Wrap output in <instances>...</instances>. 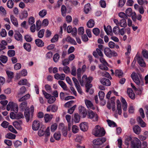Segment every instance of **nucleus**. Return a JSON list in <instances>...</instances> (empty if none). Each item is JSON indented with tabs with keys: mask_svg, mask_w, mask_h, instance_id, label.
Listing matches in <instances>:
<instances>
[{
	"mask_svg": "<svg viewBox=\"0 0 148 148\" xmlns=\"http://www.w3.org/2000/svg\"><path fill=\"white\" fill-rule=\"evenodd\" d=\"M28 15V14L26 11H23L21 14L20 16V18L21 19H23L24 18L27 17Z\"/></svg>",
	"mask_w": 148,
	"mask_h": 148,
	"instance_id": "32",
	"label": "nucleus"
},
{
	"mask_svg": "<svg viewBox=\"0 0 148 148\" xmlns=\"http://www.w3.org/2000/svg\"><path fill=\"white\" fill-rule=\"evenodd\" d=\"M10 19L11 21L12 24L15 26L17 27L18 26V23L16 18L13 15L10 16Z\"/></svg>",
	"mask_w": 148,
	"mask_h": 148,
	"instance_id": "26",
	"label": "nucleus"
},
{
	"mask_svg": "<svg viewBox=\"0 0 148 148\" xmlns=\"http://www.w3.org/2000/svg\"><path fill=\"white\" fill-rule=\"evenodd\" d=\"M8 55L10 57L14 56L15 54V52L14 50H9L8 51Z\"/></svg>",
	"mask_w": 148,
	"mask_h": 148,
	"instance_id": "58",
	"label": "nucleus"
},
{
	"mask_svg": "<svg viewBox=\"0 0 148 148\" xmlns=\"http://www.w3.org/2000/svg\"><path fill=\"white\" fill-rule=\"evenodd\" d=\"M14 36L15 38L18 41H21L22 40V36L18 31H15Z\"/></svg>",
	"mask_w": 148,
	"mask_h": 148,
	"instance_id": "13",
	"label": "nucleus"
},
{
	"mask_svg": "<svg viewBox=\"0 0 148 148\" xmlns=\"http://www.w3.org/2000/svg\"><path fill=\"white\" fill-rule=\"evenodd\" d=\"M111 50L109 48H106L104 49V53L105 55L108 57L111 58Z\"/></svg>",
	"mask_w": 148,
	"mask_h": 148,
	"instance_id": "27",
	"label": "nucleus"
},
{
	"mask_svg": "<svg viewBox=\"0 0 148 148\" xmlns=\"http://www.w3.org/2000/svg\"><path fill=\"white\" fill-rule=\"evenodd\" d=\"M131 76L133 81L137 85H139L140 84V82L139 79L136 73L134 72H133Z\"/></svg>",
	"mask_w": 148,
	"mask_h": 148,
	"instance_id": "6",
	"label": "nucleus"
},
{
	"mask_svg": "<svg viewBox=\"0 0 148 148\" xmlns=\"http://www.w3.org/2000/svg\"><path fill=\"white\" fill-rule=\"evenodd\" d=\"M35 42L36 45L39 47H41L44 45L43 42L39 39H38L35 40Z\"/></svg>",
	"mask_w": 148,
	"mask_h": 148,
	"instance_id": "24",
	"label": "nucleus"
},
{
	"mask_svg": "<svg viewBox=\"0 0 148 148\" xmlns=\"http://www.w3.org/2000/svg\"><path fill=\"white\" fill-rule=\"evenodd\" d=\"M85 103L88 108L92 109H95L93 107V105L91 101L87 100H85Z\"/></svg>",
	"mask_w": 148,
	"mask_h": 148,
	"instance_id": "29",
	"label": "nucleus"
},
{
	"mask_svg": "<svg viewBox=\"0 0 148 148\" xmlns=\"http://www.w3.org/2000/svg\"><path fill=\"white\" fill-rule=\"evenodd\" d=\"M30 97L29 94H27L25 96L19 99V101L21 102L22 101H25L26 100L29 99Z\"/></svg>",
	"mask_w": 148,
	"mask_h": 148,
	"instance_id": "40",
	"label": "nucleus"
},
{
	"mask_svg": "<svg viewBox=\"0 0 148 148\" xmlns=\"http://www.w3.org/2000/svg\"><path fill=\"white\" fill-rule=\"evenodd\" d=\"M6 73L8 78L11 79L13 78L14 77V73L13 72L9 71H7Z\"/></svg>",
	"mask_w": 148,
	"mask_h": 148,
	"instance_id": "54",
	"label": "nucleus"
},
{
	"mask_svg": "<svg viewBox=\"0 0 148 148\" xmlns=\"http://www.w3.org/2000/svg\"><path fill=\"white\" fill-rule=\"evenodd\" d=\"M99 96L100 100H102L103 99L105 94L104 92L102 91H100L99 92Z\"/></svg>",
	"mask_w": 148,
	"mask_h": 148,
	"instance_id": "56",
	"label": "nucleus"
},
{
	"mask_svg": "<svg viewBox=\"0 0 148 148\" xmlns=\"http://www.w3.org/2000/svg\"><path fill=\"white\" fill-rule=\"evenodd\" d=\"M79 126L81 130L84 132L86 131L88 129V123L85 122L82 123Z\"/></svg>",
	"mask_w": 148,
	"mask_h": 148,
	"instance_id": "12",
	"label": "nucleus"
},
{
	"mask_svg": "<svg viewBox=\"0 0 148 148\" xmlns=\"http://www.w3.org/2000/svg\"><path fill=\"white\" fill-rule=\"evenodd\" d=\"M100 82L101 84L106 86H110L111 84V82L109 79L105 78L101 79Z\"/></svg>",
	"mask_w": 148,
	"mask_h": 148,
	"instance_id": "9",
	"label": "nucleus"
},
{
	"mask_svg": "<svg viewBox=\"0 0 148 148\" xmlns=\"http://www.w3.org/2000/svg\"><path fill=\"white\" fill-rule=\"evenodd\" d=\"M108 46L111 49L114 48L115 47L116 49H119V46L117 45L114 42L110 41L108 43Z\"/></svg>",
	"mask_w": 148,
	"mask_h": 148,
	"instance_id": "28",
	"label": "nucleus"
},
{
	"mask_svg": "<svg viewBox=\"0 0 148 148\" xmlns=\"http://www.w3.org/2000/svg\"><path fill=\"white\" fill-rule=\"evenodd\" d=\"M27 106V103L26 101L21 103L19 106L20 108L22 110H24Z\"/></svg>",
	"mask_w": 148,
	"mask_h": 148,
	"instance_id": "39",
	"label": "nucleus"
},
{
	"mask_svg": "<svg viewBox=\"0 0 148 148\" xmlns=\"http://www.w3.org/2000/svg\"><path fill=\"white\" fill-rule=\"evenodd\" d=\"M106 140L105 137L98 138L93 141V146L94 148H100V145L105 142Z\"/></svg>",
	"mask_w": 148,
	"mask_h": 148,
	"instance_id": "2",
	"label": "nucleus"
},
{
	"mask_svg": "<svg viewBox=\"0 0 148 148\" xmlns=\"http://www.w3.org/2000/svg\"><path fill=\"white\" fill-rule=\"evenodd\" d=\"M53 117V115L52 114H45L44 115V119L45 122L46 123H47L50 122Z\"/></svg>",
	"mask_w": 148,
	"mask_h": 148,
	"instance_id": "17",
	"label": "nucleus"
},
{
	"mask_svg": "<svg viewBox=\"0 0 148 148\" xmlns=\"http://www.w3.org/2000/svg\"><path fill=\"white\" fill-rule=\"evenodd\" d=\"M26 90V89L25 86H22L20 89L18 93V95H22L24 93Z\"/></svg>",
	"mask_w": 148,
	"mask_h": 148,
	"instance_id": "63",
	"label": "nucleus"
},
{
	"mask_svg": "<svg viewBox=\"0 0 148 148\" xmlns=\"http://www.w3.org/2000/svg\"><path fill=\"white\" fill-rule=\"evenodd\" d=\"M53 136L56 140H58L60 139L61 134L59 132H56L54 134Z\"/></svg>",
	"mask_w": 148,
	"mask_h": 148,
	"instance_id": "45",
	"label": "nucleus"
},
{
	"mask_svg": "<svg viewBox=\"0 0 148 148\" xmlns=\"http://www.w3.org/2000/svg\"><path fill=\"white\" fill-rule=\"evenodd\" d=\"M104 28L105 31L108 34L112 32V28L110 25L108 26L107 28L105 26H104Z\"/></svg>",
	"mask_w": 148,
	"mask_h": 148,
	"instance_id": "37",
	"label": "nucleus"
},
{
	"mask_svg": "<svg viewBox=\"0 0 148 148\" xmlns=\"http://www.w3.org/2000/svg\"><path fill=\"white\" fill-rule=\"evenodd\" d=\"M73 120L76 123H78L79 121L80 117L78 114L76 113L74 114Z\"/></svg>",
	"mask_w": 148,
	"mask_h": 148,
	"instance_id": "34",
	"label": "nucleus"
},
{
	"mask_svg": "<svg viewBox=\"0 0 148 148\" xmlns=\"http://www.w3.org/2000/svg\"><path fill=\"white\" fill-rule=\"evenodd\" d=\"M105 133L104 129L99 125H96L92 132V134L97 137L103 136L105 135Z\"/></svg>",
	"mask_w": 148,
	"mask_h": 148,
	"instance_id": "1",
	"label": "nucleus"
},
{
	"mask_svg": "<svg viewBox=\"0 0 148 148\" xmlns=\"http://www.w3.org/2000/svg\"><path fill=\"white\" fill-rule=\"evenodd\" d=\"M78 34L79 35H82L84 33V29L83 27H79L77 32Z\"/></svg>",
	"mask_w": 148,
	"mask_h": 148,
	"instance_id": "55",
	"label": "nucleus"
},
{
	"mask_svg": "<svg viewBox=\"0 0 148 148\" xmlns=\"http://www.w3.org/2000/svg\"><path fill=\"white\" fill-rule=\"evenodd\" d=\"M56 100V98L53 96H51L48 100V103L49 104L53 103Z\"/></svg>",
	"mask_w": 148,
	"mask_h": 148,
	"instance_id": "52",
	"label": "nucleus"
},
{
	"mask_svg": "<svg viewBox=\"0 0 148 148\" xmlns=\"http://www.w3.org/2000/svg\"><path fill=\"white\" fill-rule=\"evenodd\" d=\"M7 135V138H8L11 139H15L16 137V136L15 134H13L12 133H8Z\"/></svg>",
	"mask_w": 148,
	"mask_h": 148,
	"instance_id": "51",
	"label": "nucleus"
},
{
	"mask_svg": "<svg viewBox=\"0 0 148 148\" xmlns=\"http://www.w3.org/2000/svg\"><path fill=\"white\" fill-rule=\"evenodd\" d=\"M126 15L128 16H131L132 14V9L130 8H128L125 11Z\"/></svg>",
	"mask_w": 148,
	"mask_h": 148,
	"instance_id": "41",
	"label": "nucleus"
},
{
	"mask_svg": "<svg viewBox=\"0 0 148 148\" xmlns=\"http://www.w3.org/2000/svg\"><path fill=\"white\" fill-rule=\"evenodd\" d=\"M115 97H112L111 98V102L112 104V108L113 110H114L115 108V103L114 102Z\"/></svg>",
	"mask_w": 148,
	"mask_h": 148,
	"instance_id": "50",
	"label": "nucleus"
},
{
	"mask_svg": "<svg viewBox=\"0 0 148 148\" xmlns=\"http://www.w3.org/2000/svg\"><path fill=\"white\" fill-rule=\"evenodd\" d=\"M115 75L120 78L123 76V71L121 70H116L115 71Z\"/></svg>",
	"mask_w": 148,
	"mask_h": 148,
	"instance_id": "31",
	"label": "nucleus"
},
{
	"mask_svg": "<svg viewBox=\"0 0 148 148\" xmlns=\"http://www.w3.org/2000/svg\"><path fill=\"white\" fill-rule=\"evenodd\" d=\"M116 105L117 109L118 110V114L119 115H121L122 113L121 108L120 101L119 99H117L116 101Z\"/></svg>",
	"mask_w": 148,
	"mask_h": 148,
	"instance_id": "22",
	"label": "nucleus"
},
{
	"mask_svg": "<svg viewBox=\"0 0 148 148\" xmlns=\"http://www.w3.org/2000/svg\"><path fill=\"white\" fill-rule=\"evenodd\" d=\"M88 117L89 119H92L93 121H95L98 120V116L97 114L91 110H89L87 113Z\"/></svg>",
	"mask_w": 148,
	"mask_h": 148,
	"instance_id": "3",
	"label": "nucleus"
},
{
	"mask_svg": "<svg viewBox=\"0 0 148 148\" xmlns=\"http://www.w3.org/2000/svg\"><path fill=\"white\" fill-rule=\"evenodd\" d=\"M119 16L123 19H127V16L124 13L121 12L119 14Z\"/></svg>",
	"mask_w": 148,
	"mask_h": 148,
	"instance_id": "53",
	"label": "nucleus"
},
{
	"mask_svg": "<svg viewBox=\"0 0 148 148\" xmlns=\"http://www.w3.org/2000/svg\"><path fill=\"white\" fill-rule=\"evenodd\" d=\"M22 123V122L21 121H16L13 122V125L16 129L19 130H21L22 128L21 125Z\"/></svg>",
	"mask_w": 148,
	"mask_h": 148,
	"instance_id": "14",
	"label": "nucleus"
},
{
	"mask_svg": "<svg viewBox=\"0 0 148 148\" xmlns=\"http://www.w3.org/2000/svg\"><path fill=\"white\" fill-rule=\"evenodd\" d=\"M8 130L11 132L15 134H17V132L16 130L11 125H10L8 127Z\"/></svg>",
	"mask_w": 148,
	"mask_h": 148,
	"instance_id": "59",
	"label": "nucleus"
},
{
	"mask_svg": "<svg viewBox=\"0 0 148 148\" xmlns=\"http://www.w3.org/2000/svg\"><path fill=\"white\" fill-rule=\"evenodd\" d=\"M25 116L26 118L27 121V122H28L30 118V117H32V116H31V114L30 112L29 109V108H26L25 109Z\"/></svg>",
	"mask_w": 148,
	"mask_h": 148,
	"instance_id": "8",
	"label": "nucleus"
},
{
	"mask_svg": "<svg viewBox=\"0 0 148 148\" xmlns=\"http://www.w3.org/2000/svg\"><path fill=\"white\" fill-rule=\"evenodd\" d=\"M36 30L38 31L40 28L41 26V22L40 20H38L36 22Z\"/></svg>",
	"mask_w": 148,
	"mask_h": 148,
	"instance_id": "62",
	"label": "nucleus"
},
{
	"mask_svg": "<svg viewBox=\"0 0 148 148\" xmlns=\"http://www.w3.org/2000/svg\"><path fill=\"white\" fill-rule=\"evenodd\" d=\"M60 57L58 53H56L53 56V61L55 62H57L60 58Z\"/></svg>",
	"mask_w": 148,
	"mask_h": 148,
	"instance_id": "43",
	"label": "nucleus"
},
{
	"mask_svg": "<svg viewBox=\"0 0 148 148\" xmlns=\"http://www.w3.org/2000/svg\"><path fill=\"white\" fill-rule=\"evenodd\" d=\"M88 77H87V75H85L83 76L82 80L80 78H78V79L80 85L82 86H83L87 83V80H88Z\"/></svg>",
	"mask_w": 148,
	"mask_h": 148,
	"instance_id": "10",
	"label": "nucleus"
},
{
	"mask_svg": "<svg viewBox=\"0 0 148 148\" xmlns=\"http://www.w3.org/2000/svg\"><path fill=\"white\" fill-rule=\"evenodd\" d=\"M11 110L13 111L15 113H17L18 111V105L14 103Z\"/></svg>",
	"mask_w": 148,
	"mask_h": 148,
	"instance_id": "61",
	"label": "nucleus"
},
{
	"mask_svg": "<svg viewBox=\"0 0 148 148\" xmlns=\"http://www.w3.org/2000/svg\"><path fill=\"white\" fill-rule=\"evenodd\" d=\"M95 24V22L94 20L92 19L89 20L87 23V26L90 28L93 27Z\"/></svg>",
	"mask_w": 148,
	"mask_h": 148,
	"instance_id": "23",
	"label": "nucleus"
},
{
	"mask_svg": "<svg viewBox=\"0 0 148 148\" xmlns=\"http://www.w3.org/2000/svg\"><path fill=\"white\" fill-rule=\"evenodd\" d=\"M0 13L2 16H5L6 14V11L5 8L2 6H0Z\"/></svg>",
	"mask_w": 148,
	"mask_h": 148,
	"instance_id": "46",
	"label": "nucleus"
},
{
	"mask_svg": "<svg viewBox=\"0 0 148 148\" xmlns=\"http://www.w3.org/2000/svg\"><path fill=\"white\" fill-rule=\"evenodd\" d=\"M47 11L45 10H42L39 13V15L41 18L44 17L47 14Z\"/></svg>",
	"mask_w": 148,
	"mask_h": 148,
	"instance_id": "38",
	"label": "nucleus"
},
{
	"mask_svg": "<svg viewBox=\"0 0 148 148\" xmlns=\"http://www.w3.org/2000/svg\"><path fill=\"white\" fill-rule=\"evenodd\" d=\"M142 54L144 58H148V51L146 50H143Z\"/></svg>",
	"mask_w": 148,
	"mask_h": 148,
	"instance_id": "64",
	"label": "nucleus"
},
{
	"mask_svg": "<svg viewBox=\"0 0 148 148\" xmlns=\"http://www.w3.org/2000/svg\"><path fill=\"white\" fill-rule=\"evenodd\" d=\"M23 47L28 52L30 51L31 46L30 44L28 43H24Z\"/></svg>",
	"mask_w": 148,
	"mask_h": 148,
	"instance_id": "35",
	"label": "nucleus"
},
{
	"mask_svg": "<svg viewBox=\"0 0 148 148\" xmlns=\"http://www.w3.org/2000/svg\"><path fill=\"white\" fill-rule=\"evenodd\" d=\"M54 77L55 79H57L64 80L65 79V75L63 73H62L60 75L58 73H57L55 75Z\"/></svg>",
	"mask_w": 148,
	"mask_h": 148,
	"instance_id": "16",
	"label": "nucleus"
},
{
	"mask_svg": "<svg viewBox=\"0 0 148 148\" xmlns=\"http://www.w3.org/2000/svg\"><path fill=\"white\" fill-rule=\"evenodd\" d=\"M14 103L13 102H9L7 106V110L8 111H9L11 109V110Z\"/></svg>",
	"mask_w": 148,
	"mask_h": 148,
	"instance_id": "44",
	"label": "nucleus"
},
{
	"mask_svg": "<svg viewBox=\"0 0 148 148\" xmlns=\"http://www.w3.org/2000/svg\"><path fill=\"white\" fill-rule=\"evenodd\" d=\"M14 3L12 0H8L7 3V7L10 8H12L13 7Z\"/></svg>",
	"mask_w": 148,
	"mask_h": 148,
	"instance_id": "49",
	"label": "nucleus"
},
{
	"mask_svg": "<svg viewBox=\"0 0 148 148\" xmlns=\"http://www.w3.org/2000/svg\"><path fill=\"white\" fill-rule=\"evenodd\" d=\"M40 123L37 120L34 121L32 125V129L34 131L38 130L40 128Z\"/></svg>",
	"mask_w": 148,
	"mask_h": 148,
	"instance_id": "7",
	"label": "nucleus"
},
{
	"mask_svg": "<svg viewBox=\"0 0 148 148\" xmlns=\"http://www.w3.org/2000/svg\"><path fill=\"white\" fill-rule=\"evenodd\" d=\"M137 60L138 64L141 66L143 67L145 66V63L141 57H138Z\"/></svg>",
	"mask_w": 148,
	"mask_h": 148,
	"instance_id": "21",
	"label": "nucleus"
},
{
	"mask_svg": "<svg viewBox=\"0 0 148 148\" xmlns=\"http://www.w3.org/2000/svg\"><path fill=\"white\" fill-rule=\"evenodd\" d=\"M90 5V4L88 3L86 4L84 6V11L86 14H87L91 9Z\"/></svg>",
	"mask_w": 148,
	"mask_h": 148,
	"instance_id": "36",
	"label": "nucleus"
},
{
	"mask_svg": "<svg viewBox=\"0 0 148 148\" xmlns=\"http://www.w3.org/2000/svg\"><path fill=\"white\" fill-rule=\"evenodd\" d=\"M132 140V138L130 136L127 137L125 140V144L128 146L129 145L130 142Z\"/></svg>",
	"mask_w": 148,
	"mask_h": 148,
	"instance_id": "60",
	"label": "nucleus"
},
{
	"mask_svg": "<svg viewBox=\"0 0 148 148\" xmlns=\"http://www.w3.org/2000/svg\"><path fill=\"white\" fill-rule=\"evenodd\" d=\"M66 41L70 43L73 44L74 45H76L77 43L75 40L70 36H68L66 38Z\"/></svg>",
	"mask_w": 148,
	"mask_h": 148,
	"instance_id": "33",
	"label": "nucleus"
},
{
	"mask_svg": "<svg viewBox=\"0 0 148 148\" xmlns=\"http://www.w3.org/2000/svg\"><path fill=\"white\" fill-rule=\"evenodd\" d=\"M93 79V77L92 76L88 77V79L87 80V83L85 84V86L86 88L90 89L92 87V84L90 83Z\"/></svg>",
	"mask_w": 148,
	"mask_h": 148,
	"instance_id": "15",
	"label": "nucleus"
},
{
	"mask_svg": "<svg viewBox=\"0 0 148 148\" xmlns=\"http://www.w3.org/2000/svg\"><path fill=\"white\" fill-rule=\"evenodd\" d=\"M127 25V23L125 19H122L119 21V26L121 27H125Z\"/></svg>",
	"mask_w": 148,
	"mask_h": 148,
	"instance_id": "30",
	"label": "nucleus"
},
{
	"mask_svg": "<svg viewBox=\"0 0 148 148\" xmlns=\"http://www.w3.org/2000/svg\"><path fill=\"white\" fill-rule=\"evenodd\" d=\"M44 32L45 30L44 29H42L39 31L38 34V37L40 38H42L44 36Z\"/></svg>",
	"mask_w": 148,
	"mask_h": 148,
	"instance_id": "48",
	"label": "nucleus"
},
{
	"mask_svg": "<svg viewBox=\"0 0 148 148\" xmlns=\"http://www.w3.org/2000/svg\"><path fill=\"white\" fill-rule=\"evenodd\" d=\"M100 31L99 29L97 28H95L93 29L92 30V32L96 36H98L99 33Z\"/></svg>",
	"mask_w": 148,
	"mask_h": 148,
	"instance_id": "47",
	"label": "nucleus"
},
{
	"mask_svg": "<svg viewBox=\"0 0 148 148\" xmlns=\"http://www.w3.org/2000/svg\"><path fill=\"white\" fill-rule=\"evenodd\" d=\"M127 93L129 97L130 98L132 99H135V94L133 92L132 89L130 88H128L127 90Z\"/></svg>",
	"mask_w": 148,
	"mask_h": 148,
	"instance_id": "19",
	"label": "nucleus"
},
{
	"mask_svg": "<svg viewBox=\"0 0 148 148\" xmlns=\"http://www.w3.org/2000/svg\"><path fill=\"white\" fill-rule=\"evenodd\" d=\"M27 83L28 82L26 79H23L21 80L18 82V84L20 85H27Z\"/></svg>",
	"mask_w": 148,
	"mask_h": 148,
	"instance_id": "57",
	"label": "nucleus"
},
{
	"mask_svg": "<svg viewBox=\"0 0 148 148\" xmlns=\"http://www.w3.org/2000/svg\"><path fill=\"white\" fill-rule=\"evenodd\" d=\"M133 129L134 132L137 134H139L141 132L140 128L138 125L134 126Z\"/></svg>",
	"mask_w": 148,
	"mask_h": 148,
	"instance_id": "20",
	"label": "nucleus"
},
{
	"mask_svg": "<svg viewBox=\"0 0 148 148\" xmlns=\"http://www.w3.org/2000/svg\"><path fill=\"white\" fill-rule=\"evenodd\" d=\"M141 142L140 140L136 138L134 140L131 141V148H141Z\"/></svg>",
	"mask_w": 148,
	"mask_h": 148,
	"instance_id": "4",
	"label": "nucleus"
},
{
	"mask_svg": "<svg viewBox=\"0 0 148 148\" xmlns=\"http://www.w3.org/2000/svg\"><path fill=\"white\" fill-rule=\"evenodd\" d=\"M58 83L64 90L66 91L68 90V87L66 84L62 80H59L58 81Z\"/></svg>",
	"mask_w": 148,
	"mask_h": 148,
	"instance_id": "18",
	"label": "nucleus"
},
{
	"mask_svg": "<svg viewBox=\"0 0 148 148\" xmlns=\"http://www.w3.org/2000/svg\"><path fill=\"white\" fill-rule=\"evenodd\" d=\"M79 110L81 114L83 115V117L85 118L87 114L86 110L85 108L82 106H80L79 107Z\"/></svg>",
	"mask_w": 148,
	"mask_h": 148,
	"instance_id": "11",
	"label": "nucleus"
},
{
	"mask_svg": "<svg viewBox=\"0 0 148 148\" xmlns=\"http://www.w3.org/2000/svg\"><path fill=\"white\" fill-rule=\"evenodd\" d=\"M137 120L142 127H146V124L143 121L140 117H139L137 118Z\"/></svg>",
	"mask_w": 148,
	"mask_h": 148,
	"instance_id": "25",
	"label": "nucleus"
},
{
	"mask_svg": "<svg viewBox=\"0 0 148 148\" xmlns=\"http://www.w3.org/2000/svg\"><path fill=\"white\" fill-rule=\"evenodd\" d=\"M0 60L3 63H5L8 60V58L5 56H1L0 57Z\"/></svg>",
	"mask_w": 148,
	"mask_h": 148,
	"instance_id": "42",
	"label": "nucleus"
},
{
	"mask_svg": "<svg viewBox=\"0 0 148 148\" xmlns=\"http://www.w3.org/2000/svg\"><path fill=\"white\" fill-rule=\"evenodd\" d=\"M72 79L78 92L80 94H82V92L81 88L78 81L75 77H74L72 78Z\"/></svg>",
	"mask_w": 148,
	"mask_h": 148,
	"instance_id": "5",
	"label": "nucleus"
}]
</instances>
